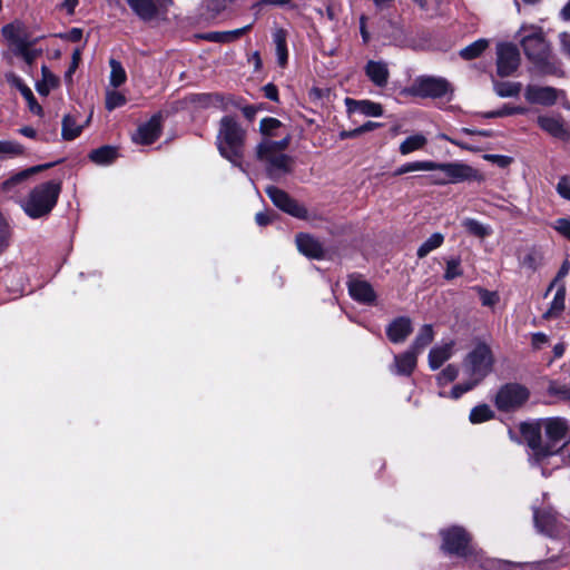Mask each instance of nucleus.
<instances>
[{"label": "nucleus", "instance_id": "obj_1", "mask_svg": "<svg viewBox=\"0 0 570 570\" xmlns=\"http://www.w3.org/2000/svg\"><path fill=\"white\" fill-rule=\"evenodd\" d=\"M542 428L547 442H543L541 428L537 424H522L521 433L530 449V464L540 466L542 475L547 476L549 466L558 469L570 463V460L564 459L569 425L562 417H549L542 422Z\"/></svg>", "mask_w": 570, "mask_h": 570}, {"label": "nucleus", "instance_id": "obj_2", "mask_svg": "<svg viewBox=\"0 0 570 570\" xmlns=\"http://www.w3.org/2000/svg\"><path fill=\"white\" fill-rule=\"evenodd\" d=\"M494 357L489 345L479 343L470 351L462 361L463 381L455 384L449 393L440 391L441 397L460 399L466 392L479 385L491 372Z\"/></svg>", "mask_w": 570, "mask_h": 570}, {"label": "nucleus", "instance_id": "obj_3", "mask_svg": "<svg viewBox=\"0 0 570 570\" xmlns=\"http://www.w3.org/2000/svg\"><path fill=\"white\" fill-rule=\"evenodd\" d=\"M246 131L232 116H224L219 121L216 136V145L219 154L239 167L243 171L242 161L244 158Z\"/></svg>", "mask_w": 570, "mask_h": 570}, {"label": "nucleus", "instance_id": "obj_4", "mask_svg": "<svg viewBox=\"0 0 570 570\" xmlns=\"http://www.w3.org/2000/svg\"><path fill=\"white\" fill-rule=\"evenodd\" d=\"M60 190V184L53 180L38 185L22 203L24 213L33 219L48 215L56 206Z\"/></svg>", "mask_w": 570, "mask_h": 570}, {"label": "nucleus", "instance_id": "obj_5", "mask_svg": "<svg viewBox=\"0 0 570 570\" xmlns=\"http://www.w3.org/2000/svg\"><path fill=\"white\" fill-rule=\"evenodd\" d=\"M404 92L414 97L436 99L452 95L453 89L444 78L419 77Z\"/></svg>", "mask_w": 570, "mask_h": 570}, {"label": "nucleus", "instance_id": "obj_6", "mask_svg": "<svg viewBox=\"0 0 570 570\" xmlns=\"http://www.w3.org/2000/svg\"><path fill=\"white\" fill-rule=\"evenodd\" d=\"M431 171H441L444 179H438L439 185L458 184L469 180H479L481 176L476 169L463 163H435Z\"/></svg>", "mask_w": 570, "mask_h": 570}, {"label": "nucleus", "instance_id": "obj_7", "mask_svg": "<svg viewBox=\"0 0 570 570\" xmlns=\"http://www.w3.org/2000/svg\"><path fill=\"white\" fill-rule=\"evenodd\" d=\"M442 549L449 554L466 557L473 553L470 534L461 527H452L441 532Z\"/></svg>", "mask_w": 570, "mask_h": 570}, {"label": "nucleus", "instance_id": "obj_8", "mask_svg": "<svg viewBox=\"0 0 570 570\" xmlns=\"http://www.w3.org/2000/svg\"><path fill=\"white\" fill-rule=\"evenodd\" d=\"M529 399V391L519 384H505L495 396V405L501 411H513Z\"/></svg>", "mask_w": 570, "mask_h": 570}, {"label": "nucleus", "instance_id": "obj_9", "mask_svg": "<svg viewBox=\"0 0 570 570\" xmlns=\"http://www.w3.org/2000/svg\"><path fill=\"white\" fill-rule=\"evenodd\" d=\"M520 65V53L512 43L501 42L497 46V72L500 77L511 76Z\"/></svg>", "mask_w": 570, "mask_h": 570}, {"label": "nucleus", "instance_id": "obj_10", "mask_svg": "<svg viewBox=\"0 0 570 570\" xmlns=\"http://www.w3.org/2000/svg\"><path fill=\"white\" fill-rule=\"evenodd\" d=\"M130 9L144 21L156 19L173 4V0H127Z\"/></svg>", "mask_w": 570, "mask_h": 570}, {"label": "nucleus", "instance_id": "obj_11", "mask_svg": "<svg viewBox=\"0 0 570 570\" xmlns=\"http://www.w3.org/2000/svg\"><path fill=\"white\" fill-rule=\"evenodd\" d=\"M266 194L273 202V204L282 209L283 212L297 217V218H305L306 217V209L299 205L296 200H294L287 193L279 189L276 186H268L266 188Z\"/></svg>", "mask_w": 570, "mask_h": 570}, {"label": "nucleus", "instance_id": "obj_12", "mask_svg": "<svg viewBox=\"0 0 570 570\" xmlns=\"http://www.w3.org/2000/svg\"><path fill=\"white\" fill-rule=\"evenodd\" d=\"M521 45L525 56L534 63L543 61L549 53V45L541 31H534L524 36Z\"/></svg>", "mask_w": 570, "mask_h": 570}, {"label": "nucleus", "instance_id": "obj_13", "mask_svg": "<svg viewBox=\"0 0 570 570\" xmlns=\"http://www.w3.org/2000/svg\"><path fill=\"white\" fill-rule=\"evenodd\" d=\"M534 524L537 529L548 537L563 535L561 520L551 508L534 510Z\"/></svg>", "mask_w": 570, "mask_h": 570}, {"label": "nucleus", "instance_id": "obj_14", "mask_svg": "<svg viewBox=\"0 0 570 570\" xmlns=\"http://www.w3.org/2000/svg\"><path fill=\"white\" fill-rule=\"evenodd\" d=\"M257 158L266 164L267 171L272 177L289 171L292 158L283 153L274 150L261 153V147L257 146Z\"/></svg>", "mask_w": 570, "mask_h": 570}, {"label": "nucleus", "instance_id": "obj_15", "mask_svg": "<svg viewBox=\"0 0 570 570\" xmlns=\"http://www.w3.org/2000/svg\"><path fill=\"white\" fill-rule=\"evenodd\" d=\"M1 31L12 52L21 49L24 45H31L28 29L20 21H13L3 26Z\"/></svg>", "mask_w": 570, "mask_h": 570}, {"label": "nucleus", "instance_id": "obj_16", "mask_svg": "<svg viewBox=\"0 0 570 570\" xmlns=\"http://www.w3.org/2000/svg\"><path fill=\"white\" fill-rule=\"evenodd\" d=\"M560 92L553 87L529 85L525 88L524 97L530 104L551 106L556 104Z\"/></svg>", "mask_w": 570, "mask_h": 570}, {"label": "nucleus", "instance_id": "obj_17", "mask_svg": "<svg viewBox=\"0 0 570 570\" xmlns=\"http://www.w3.org/2000/svg\"><path fill=\"white\" fill-rule=\"evenodd\" d=\"M348 293L354 301L365 305H374L376 302V294L372 285L361 278L348 281Z\"/></svg>", "mask_w": 570, "mask_h": 570}, {"label": "nucleus", "instance_id": "obj_18", "mask_svg": "<svg viewBox=\"0 0 570 570\" xmlns=\"http://www.w3.org/2000/svg\"><path fill=\"white\" fill-rule=\"evenodd\" d=\"M159 136L160 116L156 115L138 127L136 134L132 136V140L136 144L149 145L157 140Z\"/></svg>", "mask_w": 570, "mask_h": 570}, {"label": "nucleus", "instance_id": "obj_19", "mask_svg": "<svg viewBox=\"0 0 570 570\" xmlns=\"http://www.w3.org/2000/svg\"><path fill=\"white\" fill-rule=\"evenodd\" d=\"M417 355L419 353L412 348L394 355V362L390 366L391 372L401 376H410L416 367Z\"/></svg>", "mask_w": 570, "mask_h": 570}, {"label": "nucleus", "instance_id": "obj_20", "mask_svg": "<svg viewBox=\"0 0 570 570\" xmlns=\"http://www.w3.org/2000/svg\"><path fill=\"white\" fill-rule=\"evenodd\" d=\"M412 322L406 316L393 320L386 327V335L392 343H403L412 333Z\"/></svg>", "mask_w": 570, "mask_h": 570}, {"label": "nucleus", "instance_id": "obj_21", "mask_svg": "<svg viewBox=\"0 0 570 570\" xmlns=\"http://www.w3.org/2000/svg\"><path fill=\"white\" fill-rule=\"evenodd\" d=\"M345 106L348 114L357 112L367 117H381L383 115V107L381 104L371 100H355L346 98Z\"/></svg>", "mask_w": 570, "mask_h": 570}, {"label": "nucleus", "instance_id": "obj_22", "mask_svg": "<svg viewBox=\"0 0 570 570\" xmlns=\"http://www.w3.org/2000/svg\"><path fill=\"white\" fill-rule=\"evenodd\" d=\"M365 75L377 87L383 88L387 85L390 71L384 61L370 60L365 65Z\"/></svg>", "mask_w": 570, "mask_h": 570}, {"label": "nucleus", "instance_id": "obj_23", "mask_svg": "<svg viewBox=\"0 0 570 570\" xmlns=\"http://www.w3.org/2000/svg\"><path fill=\"white\" fill-rule=\"evenodd\" d=\"M454 342L438 344L429 353V366L432 371L440 368L453 355Z\"/></svg>", "mask_w": 570, "mask_h": 570}, {"label": "nucleus", "instance_id": "obj_24", "mask_svg": "<svg viewBox=\"0 0 570 570\" xmlns=\"http://www.w3.org/2000/svg\"><path fill=\"white\" fill-rule=\"evenodd\" d=\"M296 245L303 255L311 258H321L324 254L321 243L307 234L297 235Z\"/></svg>", "mask_w": 570, "mask_h": 570}, {"label": "nucleus", "instance_id": "obj_25", "mask_svg": "<svg viewBox=\"0 0 570 570\" xmlns=\"http://www.w3.org/2000/svg\"><path fill=\"white\" fill-rule=\"evenodd\" d=\"M538 125L540 128L553 137L567 138L569 136L563 120L556 116H540L538 117Z\"/></svg>", "mask_w": 570, "mask_h": 570}, {"label": "nucleus", "instance_id": "obj_26", "mask_svg": "<svg viewBox=\"0 0 570 570\" xmlns=\"http://www.w3.org/2000/svg\"><path fill=\"white\" fill-rule=\"evenodd\" d=\"M91 115L87 117L83 122H79L77 119V115L68 114L62 119V138L66 140H72L77 138L82 129L89 124Z\"/></svg>", "mask_w": 570, "mask_h": 570}, {"label": "nucleus", "instance_id": "obj_27", "mask_svg": "<svg viewBox=\"0 0 570 570\" xmlns=\"http://www.w3.org/2000/svg\"><path fill=\"white\" fill-rule=\"evenodd\" d=\"M252 28V24H247L243 28L230 30V31H216V32H209L204 36L206 40L215 41V42H229L233 41L243 35H245L249 29Z\"/></svg>", "mask_w": 570, "mask_h": 570}, {"label": "nucleus", "instance_id": "obj_28", "mask_svg": "<svg viewBox=\"0 0 570 570\" xmlns=\"http://www.w3.org/2000/svg\"><path fill=\"white\" fill-rule=\"evenodd\" d=\"M433 340H434L433 327L430 324H425L420 328V331L410 348H412L413 351H415L416 353L420 354L429 344H431L433 342Z\"/></svg>", "mask_w": 570, "mask_h": 570}, {"label": "nucleus", "instance_id": "obj_29", "mask_svg": "<svg viewBox=\"0 0 570 570\" xmlns=\"http://www.w3.org/2000/svg\"><path fill=\"white\" fill-rule=\"evenodd\" d=\"M42 79L37 82L36 89L39 95L48 96L59 85V79L46 66L41 68Z\"/></svg>", "mask_w": 570, "mask_h": 570}, {"label": "nucleus", "instance_id": "obj_30", "mask_svg": "<svg viewBox=\"0 0 570 570\" xmlns=\"http://www.w3.org/2000/svg\"><path fill=\"white\" fill-rule=\"evenodd\" d=\"M428 144V139L422 134H415L404 139L400 145L401 155L405 156L413 151L423 149Z\"/></svg>", "mask_w": 570, "mask_h": 570}, {"label": "nucleus", "instance_id": "obj_31", "mask_svg": "<svg viewBox=\"0 0 570 570\" xmlns=\"http://www.w3.org/2000/svg\"><path fill=\"white\" fill-rule=\"evenodd\" d=\"M89 157L98 165H107L117 158V149L111 146H104L92 150Z\"/></svg>", "mask_w": 570, "mask_h": 570}, {"label": "nucleus", "instance_id": "obj_32", "mask_svg": "<svg viewBox=\"0 0 570 570\" xmlns=\"http://www.w3.org/2000/svg\"><path fill=\"white\" fill-rule=\"evenodd\" d=\"M488 47V39H478L476 41L461 49L459 55L464 60H472L480 57Z\"/></svg>", "mask_w": 570, "mask_h": 570}, {"label": "nucleus", "instance_id": "obj_33", "mask_svg": "<svg viewBox=\"0 0 570 570\" xmlns=\"http://www.w3.org/2000/svg\"><path fill=\"white\" fill-rule=\"evenodd\" d=\"M493 88L499 97H515L520 94L522 85L512 81H494Z\"/></svg>", "mask_w": 570, "mask_h": 570}, {"label": "nucleus", "instance_id": "obj_34", "mask_svg": "<svg viewBox=\"0 0 570 570\" xmlns=\"http://www.w3.org/2000/svg\"><path fill=\"white\" fill-rule=\"evenodd\" d=\"M109 65H110L109 85L112 88H118L121 85H124L127 80L126 70L124 69L122 65L115 59H111L109 61Z\"/></svg>", "mask_w": 570, "mask_h": 570}, {"label": "nucleus", "instance_id": "obj_35", "mask_svg": "<svg viewBox=\"0 0 570 570\" xmlns=\"http://www.w3.org/2000/svg\"><path fill=\"white\" fill-rule=\"evenodd\" d=\"M566 302V286L561 283L554 294V297L551 302L550 308L546 313V317L558 316L564 309Z\"/></svg>", "mask_w": 570, "mask_h": 570}, {"label": "nucleus", "instance_id": "obj_36", "mask_svg": "<svg viewBox=\"0 0 570 570\" xmlns=\"http://www.w3.org/2000/svg\"><path fill=\"white\" fill-rule=\"evenodd\" d=\"M462 225L470 234L480 238H484L492 233V229L489 225H484L474 218H465L462 222Z\"/></svg>", "mask_w": 570, "mask_h": 570}, {"label": "nucleus", "instance_id": "obj_37", "mask_svg": "<svg viewBox=\"0 0 570 570\" xmlns=\"http://www.w3.org/2000/svg\"><path fill=\"white\" fill-rule=\"evenodd\" d=\"M433 168V161L432 160H422V161H412L406 163L395 169L393 173L394 176H401L411 171H430Z\"/></svg>", "mask_w": 570, "mask_h": 570}, {"label": "nucleus", "instance_id": "obj_38", "mask_svg": "<svg viewBox=\"0 0 570 570\" xmlns=\"http://www.w3.org/2000/svg\"><path fill=\"white\" fill-rule=\"evenodd\" d=\"M444 242V236L441 233L432 234L417 249L420 258L425 257L432 250L439 248Z\"/></svg>", "mask_w": 570, "mask_h": 570}, {"label": "nucleus", "instance_id": "obj_39", "mask_svg": "<svg viewBox=\"0 0 570 570\" xmlns=\"http://www.w3.org/2000/svg\"><path fill=\"white\" fill-rule=\"evenodd\" d=\"M49 166L50 165L35 166V167H31L29 169L22 170L18 174L13 175L11 178L7 179L3 183V189L10 190L17 184L24 181L30 175H32L43 168H48Z\"/></svg>", "mask_w": 570, "mask_h": 570}, {"label": "nucleus", "instance_id": "obj_40", "mask_svg": "<svg viewBox=\"0 0 570 570\" xmlns=\"http://www.w3.org/2000/svg\"><path fill=\"white\" fill-rule=\"evenodd\" d=\"M494 416V412L487 404H481L473 407L470 412V421L473 424L482 423L491 420Z\"/></svg>", "mask_w": 570, "mask_h": 570}, {"label": "nucleus", "instance_id": "obj_41", "mask_svg": "<svg viewBox=\"0 0 570 570\" xmlns=\"http://www.w3.org/2000/svg\"><path fill=\"white\" fill-rule=\"evenodd\" d=\"M126 102H127V99H126L125 95L121 94L120 91H117L115 89H112V90L108 89L106 91L105 106H106L107 110L111 111L116 108L124 106Z\"/></svg>", "mask_w": 570, "mask_h": 570}, {"label": "nucleus", "instance_id": "obj_42", "mask_svg": "<svg viewBox=\"0 0 570 570\" xmlns=\"http://www.w3.org/2000/svg\"><path fill=\"white\" fill-rule=\"evenodd\" d=\"M537 65L540 67L541 72L544 75H553V76H558V77L563 76V70L561 68V65L556 60H551L549 58V55L547 56V58L543 61H541L540 63H537Z\"/></svg>", "mask_w": 570, "mask_h": 570}, {"label": "nucleus", "instance_id": "obj_43", "mask_svg": "<svg viewBox=\"0 0 570 570\" xmlns=\"http://www.w3.org/2000/svg\"><path fill=\"white\" fill-rule=\"evenodd\" d=\"M459 375V368L454 364H449L436 376L439 385H445L453 382Z\"/></svg>", "mask_w": 570, "mask_h": 570}, {"label": "nucleus", "instance_id": "obj_44", "mask_svg": "<svg viewBox=\"0 0 570 570\" xmlns=\"http://www.w3.org/2000/svg\"><path fill=\"white\" fill-rule=\"evenodd\" d=\"M21 145L12 140H0V156L12 157L22 154Z\"/></svg>", "mask_w": 570, "mask_h": 570}, {"label": "nucleus", "instance_id": "obj_45", "mask_svg": "<svg viewBox=\"0 0 570 570\" xmlns=\"http://www.w3.org/2000/svg\"><path fill=\"white\" fill-rule=\"evenodd\" d=\"M550 395L557 396L562 401H570V386L560 384L558 382H551L548 387Z\"/></svg>", "mask_w": 570, "mask_h": 570}, {"label": "nucleus", "instance_id": "obj_46", "mask_svg": "<svg viewBox=\"0 0 570 570\" xmlns=\"http://www.w3.org/2000/svg\"><path fill=\"white\" fill-rule=\"evenodd\" d=\"M288 141H289V139L287 137L283 138L278 141L266 139V140L262 141L258 145V147H261V153H265V150H274V151L283 153V150L287 148Z\"/></svg>", "mask_w": 570, "mask_h": 570}, {"label": "nucleus", "instance_id": "obj_47", "mask_svg": "<svg viewBox=\"0 0 570 570\" xmlns=\"http://www.w3.org/2000/svg\"><path fill=\"white\" fill-rule=\"evenodd\" d=\"M460 258H451L446 262L444 278L451 281L462 274Z\"/></svg>", "mask_w": 570, "mask_h": 570}, {"label": "nucleus", "instance_id": "obj_48", "mask_svg": "<svg viewBox=\"0 0 570 570\" xmlns=\"http://www.w3.org/2000/svg\"><path fill=\"white\" fill-rule=\"evenodd\" d=\"M551 226L561 236L570 240V216L556 219Z\"/></svg>", "mask_w": 570, "mask_h": 570}, {"label": "nucleus", "instance_id": "obj_49", "mask_svg": "<svg viewBox=\"0 0 570 570\" xmlns=\"http://www.w3.org/2000/svg\"><path fill=\"white\" fill-rule=\"evenodd\" d=\"M281 121L276 118L266 117L261 120L259 129L263 135L272 136L273 131L281 127Z\"/></svg>", "mask_w": 570, "mask_h": 570}, {"label": "nucleus", "instance_id": "obj_50", "mask_svg": "<svg viewBox=\"0 0 570 570\" xmlns=\"http://www.w3.org/2000/svg\"><path fill=\"white\" fill-rule=\"evenodd\" d=\"M31 45H24L21 49H18L13 53L21 57L28 65H31L40 53L38 50L31 49Z\"/></svg>", "mask_w": 570, "mask_h": 570}, {"label": "nucleus", "instance_id": "obj_51", "mask_svg": "<svg viewBox=\"0 0 570 570\" xmlns=\"http://www.w3.org/2000/svg\"><path fill=\"white\" fill-rule=\"evenodd\" d=\"M21 95L27 100L29 109L37 115L42 112L41 106L37 102L30 88H22Z\"/></svg>", "mask_w": 570, "mask_h": 570}, {"label": "nucleus", "instance_id": "obj_52", "mask_svg": "<svg viewBox=\"0 0 570 570\" xmlns=\"http://www.w3.org/2000/svg\"><path fill=\"white\" fill-rule=\"evenodd\" d=\"M556 190L561 198L570 200V178L562 176L556 186Z\"/></svg>", "mask_w": 570, "mask_h": 570}, {"label": "nucleus", "instance_id": "obj_53", "mask_svg": "<svg viewBox=\"0 0 570 570\" xmlns=\"http://www.w3.org/2000/svg\"><path fill=\"white\" fill-rule=\"evenodd\" d=\"M483 158L488 161L497 164L501 168H505L512 161L511 157L504 155L487 154L483 156Z\"/></svg>", "mask_w": 570, "mask_h": 570}, {"label": "nucleus", "instance_id": "obj_54", "mask_svg": "<svg viewBox=\"0 0 570 570\" xmlns=\"http://www.w3.org/2000/svg\"><path fill=\"white\" fill-rule=\"evenodd\" d=\"M479 293H480V298H481L482 305H484V306H493L499 301V297H498L497 293H494V292H489L487 289L479 288Z\"/></svg>", "mask_w": 570, "mask_h": 570}, {"label": "nucleus", "instance_id": "obj_55", "mask_svg": "<svg viewBox=\"0 0 570 570\" xmlns=\"http://www.w3.org/2000/svg\"><path fill=\"white\" fill-rule=\"evenodd\" d=\"M80 50H75L73 53H72V59H71V63H70V67L68 68L67 72H66V80L67 81H71L72 80V75L73 72L76 71V69L78 68L79 66V62H80Z\"/></svg>", "mask_w": 570, "mask_h": 570}, {"label": "nucleus", "instance_id": "obj_56", "mask_svg": "<svg viewBox=\"0 0 570 570\" xmlns=\"http://www.w3.org/2000/svg\"><path fill=\"white\" fill-rule=\"evenodd\" d=\"M570 271V262L569 261H564L556 276V278L553 279V282L551 283L549 289H551L558 282H560L564 276L568 275Z\"/></svg>", "mask_w": 570, "mask_h": 570}, {"label": "nucleus", "instance_id": "obj_57", "mask_svg": "<svg viewBox=\"0 0 570 570\" xmlns=\"http://www.w3.org/2000/svg\"><path fill=\"white\" fill-rule=\"evenodd\" d=\"M524 112H525V109L522 107H505L502 110L492 112L490 116L491 117H493V116L501 117V116H505V115L524 114Z\"/></svg>", "mask_w": 570, "mask_h": 570}, {"label": "nucleus", "instance_id": "obj_58", "mask_svg": "<svg viewBox=\"0 0 570 570\" xmlns=\"http://www.w3.org/2000/svg\"><path fill=\"white\" fill-rule=\"evenodd\" d=\"M263 91L266 98L272 101L278 100V90L277 87L273 83H267L263 87Z\"/></svg>", "mask_w": 570, "mask_h": 570}, {"label": "nucleus", "instance_id": "obj_59", "mask_svg": "<svg viewBox=\"0 0 570 570\" xmlns=\"http://www.w3.org/2000/svg\"><path fill=\"white\" fill-rule=\"evenodd\" d=\"M562 52L570 58V33L562 32L559 35Z\"/></svg>", "mask_w": 570, "mask_h": 570}, {"label": "nucleus", "instance_id": "obj_60", "mask_svg": "<svg viewBox=\"0 0 570 570\" xmlns=\"http://www.w3.org/2000/svg\"><path fill=\"white\" fill-rule=\"evenodd\" d=\"M273 40L276 46V48L285 47L286 46V33L283 29H278L273 35Z\"/></svg>", "mask_w": 570, "mask_h": 570}, {"label": "nucleus", "instance_id": "obj_61", "mask_svg": "<svg viewBox=\"0 0 570 570\" xmlns=\"http://www.w3.org/2000/svg\"><path fill=\"white\" fill-rule=\"evenodd\" d=\"M7 80L12 85L14 86L20 92L22 91V88H29L22 80L20 77L13 75V73H10L7 76Z\"/></svg>", "mask_w": 570, "mask_h": 570}, {"label": "nucleus", "instance_id": "obj_62", "mask_svg": "<svg viewBox=\"0 0 570 570\" xmlns=\"http://www.w3.org/2000/svg\"><path fill=\"white\" fill-rule=\"evenodd\" d=\"M276 57H277L278 65L281 67H284L287 63V58H288L287 46L276 48Z\"/></svg>", "mask_w": 570, "mask_h": 570}, {"label": "nucleus", "instance_id": "obj_63", "mask_svg": "<svg viewBox=\"0 0 570 570\" xmlns=\"http://www.w3.org/2000/svg\"><path fill=\"white\" fill-rule=\"evenodd\" d=\"M78 2L79 0H62L60 7L66 10L68 14H72L76 7L78 6Z\"/></svg>", "mask_w": 570, "mask_h": 570}, {"label": "nucleus", "instance_id": "obj_64", "mask_svg": "<svg viewBox=\"0 0 570 570\" xmlns=\"http://www.w3.org/2000/svg\"><path fill=\"white\" fill-rule=\"evenodd\" d=\"M244 116L248 119V120H253L258 111V107L256 106H244L240 108Z\"/></svg>", "mask_w": 570, "mask_h": 570}]
</instances>
